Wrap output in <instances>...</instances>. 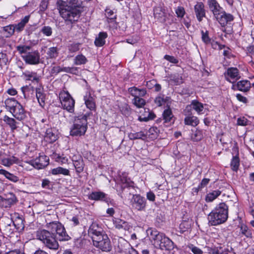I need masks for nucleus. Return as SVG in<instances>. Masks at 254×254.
<instances>
[{
  "mask_svg": "<svg viewBox=\"0 0 254 254\" xmlns=\"http://www.w3.org/2000/svg\"><path fill=\"white\" fill-rule=\"evenodd\" d=\"M88 198L96 201H103L106 203L111 202V199L108 197L107 194L102 191H93L89 194Z\"/></svg>",
  "mask_w": 254,
  "mask_h": 254,
  "instance_id": "4468645a",
  "label": "nucleus"
},
{
  "mask_svg": "<svg viewBox=\"0 0 254 254\" xmlns=\"http://www.w3.org/2000/svg\"><path fill=\"white\" fill-rule=\"evenodd\" d=\"M113 224L114 226L118 229L129 231L132 228L129 223L119 218H115L113 220Z\"/></svg>",
  "mask_w": 254,
  "mask_h": 254,
  "instance_id": "aec40b11",
  "label": "nucleus"
},
{
  "mask_svg": "<svg viewBox=\"0 0 254 254\" xmlns=\"http://www.w3.org/2000/svg\"><path fill=\"white\" fill-rule=\"evenodd\" d=\"M6 178L14 183H16L19 180L18 177L9 172L8 173L7 176H6Z\"/></svg>",
  "mask_w": 254,
  "mask_h": 254,
  "instance_id": "338daca9",
  "label": "nucleus"
},
{
  "mask_svg": "<svg viewBox=\"0 0 254 254\" xmlns=\"http://www.w3.org/2000/svg\"><path fill=\"white\" fill-rule=\"evenodd\" d=\"M73 165L77 173H80L83 171L84 164L81 159L73 161Z\"/></svg>",
  "mask_w": 254,
  "mask_h": 254,
  "instance_id": "ea45409f",
  "label": "nucleus"
},
{
  "mask_svg": "<svg viewBox=\"0 0 254 254\" xmlns=\"http://www.w3.org/2000/svg\"><path fill=\"white\" fill-rule=\"evenodd\" d=\"M228 207L225 203H220L209 214V224L216 226L224 223L228 218Z\"/></svg>",
  "mask_w": 254,
  "mask_h": 254,
  "instance_id": "7ed1b4c3",
  "label": "nucleus"
},
{
  "mask_svg": "<svg viewBox=\"0 0 254 254\" xmlns=\"http://www.w3.org/2000/svg\"><path fill=\"white\" fill-rule=\"evenodd\" d=\"M80 44L79 43H74L68 46V49L70 53H75L79 50Z\"/></svg>",
  "mask_w": 254,
  "mask_h": 254,
  "instance_id": "603ef678",
  "label": "nucleus"
},
{
  "mask_svg": "<svg viewBox=\"0 0 254 254\" xmlns=\"http://www.w3.org/2000/svg\"><path fill=\"white\" fill-rule=\"evenodd\" d=\"M176 13L178 17H183L185 14L184 8L182 6H178L176 9Z\"/></svg>",
  "mask_w": 254,
  "mask_h": 254,
  "instance_id": "052dcab7",
  "label": "nucleus"
},
{
  "mask_svg": "<svg viewBox=\"0 0 254 254\" xmlns=\"http://www.w3.org/2000/svg\"><path fill=\"white\" fill-rule=\"evenodd\" d=\"M21 57L25 63L29 64H37L40 62V54L38 51L28 52Z\"/></svg>",
  "mask_w": 254,
  "mask_h": 254,
  "instance_id": "f8f14e48",
  "label": "nucleus"
},
{
  "mask_svg": "<svg viewBox=\"0 0 254 254\" xmlns=\"http://www.w3.org/2000/svg\"><path fill=\"white\" fill-rule=\"evenodd\" d=\"M170 80L173 82L176 85H180L184 82L182 76L178 73L172 74L170 76Z\"/></svg>",
  "mask_w": 254,
  "mask_h": 254,
  "instance_id": "4c0bfd02",
  "label": "nucleus"
},
{
  "mask_svg": "<svg viewBox=\"0 0 254 254\" xmlns=\"http://www.w3.org/2000/svg\"><path fill=\"white\" fill-rule=\"evenodd\" d=\"M173 117L172 111L170 108L164 110L163 114V118L165 123H169L171 122Z\"/></svg>",
  "mask_w": 254,
  "mask_h": 254,
  "instance_id": "79ce46f5",
  "label": "nucleus"
},
{
  "mask_svg": "<svg viewBox=\"0 0 254 254\" xmlns=\"http://www.w3.org/2000/svg\"><path fill=\"white\" fill-rule=\"evenodd\" d=\"M189 248L194 254H202L203 253L201 249L192 245L189 246Z\"/></svg>",
  "mask_w": 254,
  "mask_h": 254,
  "instance_id": "e2e57ef3",
  "label": "nucleus"
},
{
  "mask_svg": "<svg viewBox=\"0 0 254 254\" xmlns=\"http://www.w3.org/2000/svg\"><path fill=\"white\" fill-rule=\"evenodd\" d=\"M192 109H194L198 114H202V111L204 110L203 105L197 100H192L191 104L186 107L184 112H191Z\"/></svg>",
  "mask_w": 254,
  "mask_h": 254,
  "instance_id": "dca6fc26",
  "label": "nucleus"
},
{
  "mask_svg": "<svg viewBox=\"0 0 254 254\" xmlns=\"http://www.w3.org/2000/svg\"><path fill=\"white\" fill-rule=\"evenodd\" d=\"M4 35L6 37H10L15 31L14 25H9L3 27Z\"/></svg>",
  "mask_w": 254,
  "mask_h": 254,
  "instance_id": "37998d69",
  "label": "nucleus"
},
{
  "mask_svg": "<svg viewBox=\"0 0 254 254\" xmlns=\"http://www.w3.org/2000/svg\"><path fill=\"white\" fill-rule=\"evenodd\" d=\"M49 0H42L40 5V10L44 11L47 8Z\"/></svg>",
  "mask_w": 254,
  "mask_h": 254,
  "instance_id": "0e129e2a",
  "label": "nucleus"
},
{
  "mask_svg": "<svg viewBox=\"0 0 254 254\" xmlns=\"http://www.w3.org/2000/svg\"><path fill=\"white\" fill-rule=\"evenodd\" d=\"M215 18L221 26L225 27L228 23L234 20V16L232 14L227 13L223 10Z\"/></svg>",
  "mask_w": 254,
  "mask_h": 254,
  "instance_id": "ddd939ff",
  "label": "nucleus"
},
{
  "mask_svg": "<svg viewBox=\"0 0 254 254\" xmlns=\"http://www.w3.org/2000/svg\"><path fill=\"white\" fill-rule=\"evenodd\" d=\"M154 102L157 106L160 107L165 104L166 100L164 99L163 95H159L156 97Z\"/></svg>",
  "mask_w": 254,
  "mask_h": 254,
  "instance_id": "5fc2aeb1",
  "label": "nucleus"
},
{
  "mask_svg": "<svg viewBox=\"0 0 254 254\" xmlns=\"http://www.w3.org/2000/svg\"><path fill=\"white\" fill-rule=\"evenodd\" d=\"M164 58L172 63L177 64L178 63V60L173 56L165 55Z\"/></svg>",
  "mask_w": 254,
  "mask_h": 254,
  "instance_id": "774afa93",
  "label": "nucleus"
},
{
  "mask_svg": "<svg viewBox=\"0 0 254 254\" xmlns=\"http://www.w3.org/2000/svg\"><path fill=\"white\" fill-rule=\"evenodd\" d=\"M194 12L197 19L201 21L203 18L205 16V10L204 5L202 2H197L194 7Z\"/></svg>",
  "mask_w": 254,
  "mask_h": 254,
  "instance_id": "f3484780",
  "label": "nucleus"
},
{
  "mask_svg": "<svg viewBox=\"0 0 254 254\" xmlns=\"http://www.w3.org/2000/svg\"><path fill=\"white\" fill-rule=\"evenodd\" d=\"M192 223V221L191 219H187L183 220L179 226L180 232L183 233L190 229Z\"/></svg>",
  "mask_w": 254,
  "mask_h": 254,
  "instance_id": "cd10ccee",
  "label": "nucleus"
},
{
  "mask_svg": "<svg viewBox=\"0 0 254 254\" xmlns=\"http://www.w3.org/2000/svg\"><path fill=\"white\" fill-rule=\"evenodd\" d=\"M17 198L13 193H9L6 195L5 198H3L2 207L7 208L10 207L14 204L17 201Z\"/></svg>",
  "mask_w": 254,
  "mask_h": 254,
  "instance_id": "4be33fe9",
  "label": "nucleus"
},
{
  "mask_svg": "<svg viewBox=\"0 0 254 254\" xmlns=\"http://www.w3.org/2000/svg\"><path fill=\"white\" fill-rule=\"evenodd\" d=\"M6 108L10 112L13 111L20 103L13 98H8L4 102Z\"/></svg>",
  "mask_w": 254,
  "mask_h": 254,
  "instance_id": "c85d7f7f",
  "label": "nucleus"
},
{
  "mask_svg": "<svg viewBox=\"0 0 254 254\" xmlns=\"http://www.w3.org/2000/svg\"><path fill=\"white\" fill-rule=\"evenodd\" d=\"M7 220L9 223H7V225L4 226V230L6 234H11L13 233V231L12 228L15 225V224L11 220L8 219Z\"/></svg>",
  "mask_w": 254,
  "mask_h": 254,
  "instance_id": "8fccbe9b",
  "label": "nucleus"
},
{
  "mask_svg": "<svg viewBox=\"0 0 254 254\" xmlns=\"http://www.w3.org/2000/svg\"><path fill=\"white\" fill-rule=\"evenodd\" d=\"M29 16H26L17 24L14 25L15 30L18 32L22 31L25 24L28 22Z\"/></svg>",
  "mask_w": 254,
  "mask_h": 254,
  "instance_id": "72a5a7b5",
  "label": "nucleus"
},
{
  "mask_svg": "<svg viewBox=\"0 0 254 254\" xmlns=\"http://www.w3.org/2000/svg\"><path fill=\"white\" fill-rule=\"evenodd\" d=\"M88 62L87 58L82 54H78L73 59V64L76 65L86 64Z\"/></svg>",
  "mask_w": 254,
  "mask_h": 254,
  "instance_id": "473e14b6",
  "label": "nucleus"
},
{
  "mask_svg": "<svg viewBox=\"0 0 254 254\" xmlns=\"http://www.w3.org/2000/svg\"><path fill=\"white\" fill-rule=\"evenodd\" d=\"M238 229L239 231H237V232H239V236L241 237L245 236L247 238H250L252 237V232L246 225L244 224H241L240 226H238Z\"/></svg>",
  "mask_w": 254,
  "mask_h": 254,
  "instance_id": "b1692460",
  "label": "nucleus"
},
{
  "mask_svg": "<svg viewBox=\"0 0 254 254\" xmlns=\"http://www.w3.org/2000/svg\"><path fill=\"white\" fill-rule=\"evenodd\" d=\"M65 69H67V67H61L60 66H55L53 67L51 71L52 73L58 74L61 72H64L66 73Z\"/></svg>",
  "mask_w": 254,
  "mask_h": 254,
  "instance_id": "6e6d98bb",
  "label": "nucleus"
},
{
  "mask_svg": "<svg viewBox=\"0 0 254 254\" xmlns=\"http://www.w3.org/2000/svg\"><path fill=\"white\" fill-rule=\"evenodd\" d=\"M129 92L134 98L142 97L146 94V91L144 89H138L135 87L129 88Z\"/></svg>",
  "mask_w": 254,
  "mask_h": 254,
  "instance_id": "393cba45",
  "label": "nucleus"
},
{
  "mask_svg": "<svg viewBox=\"0 0 254 254\" xmlns=\"http://www.w3.org/2000/svg\"><path fill=\"white\" fill-rule=\"evenodd\" d=\"M235 86L237 90L243 92H247L251 87V84L248 80H242L237 82Z\"/></svg>",
  "mask_w": 254,
  "mask_h": 254,
  "instance_id": "5701e85b",
  "label": "nucleus"
},
{
  "mask_svg": "<svg viewBox=\"0 0 254 254\" xmlns=\"http://www.w3.org/2000/svg\"><path fill=\"white\" fill-rule=\"evenodd\" d=\"M41 32L46 36H50L52 34V29L50 26H45L41 29Z\"/></svg>",
  "mask_w": 254,
  "mask_h": 254,
  "instance_id": "4d7b16f0",
  "label": "nucleus"
},
{
  "mask_svg": "<svg viewBox=\"0 0 254 254\" xmlns=\"http://www.w3.org/2000/svg\"><path fill=\"white\" fill-rule=\"evenodd\" d=\"M19 159L15 156H11L9 158H3L1 159V164L6 167H9L13 164H18Z\"/></svg>",
  "mask_w": 254,
  "mask_h": 254,
  "instance_id": "c756f323",
  "label": "nucleus"
},
{
  "mask_svg": "<svg viewBox=\"0 0 254 254\" xmlns=\"http://www.w3.org/2000/svg\"><path fill=\"white\" fill-rule=\"evenodd\" d=\"M146 136V134L142 131L134 133L130 132L128 134V137L130 140L144 139V137Z\"/></svg>",
  "mask_w": 254,
  "mask_h": 254,
  "instance_id": "e433bc0d",
  "label": "nucleus"
},
{
  "mask_svg": "<svg viewBox=\"0 0 254 254\" xmlns=\"http://www.w3.org/2000/svg\"><path fill=\"white\" fill-rule=\"evenodd\" d=\"M202 138V134L199 130L193 131L191 135V138L194 141H198Z\"/></svg>",
  "mask_w": 254,
  "mask_h": 254,
  "instance_id": "864d4df0",
  "label": "nucleus"
},
{
  "mask_svg": "<svg viewBox=\"0 0 254 254\" xmlns=\"http://www.w3.org/2000/svg\"><path fill=\"white\" fill-rule=\"evenodd\" d=\"M36 237L49 249L56 251L59 249V243L53 233L44 229L39 230L36 232Z\"/></svg>",
  "mask_w": 254,
  "mask_h": 254,
  "instance_id": "20e7f679",
  "label": "nucleus"
},
{
  "mask_svg": "<svg viewBox=\"0 0 254 254\" xmlns=\"http://www.w3.org/2000/svg\"><path fill=\"white\" fill-rule=\"evenodd\" d=\"M51 172L53 175H55L62 174L65 176H67L69 175V171L68 169L61 167L53 169Z\"/></svg>",
  "mask_w": 254,
  "mask_h": 254,
  "instance_id": "a19ab883",
  "label": "nucleus"
},
{
  "mask_svg": "<svg viewBox=\"0 0 254 254\" xmlns=\"http://www.w3.org/2000/svg\"><path fill=\"white\" fill-rule=\"evenodd\" d=\"M88 234L92 239L94 246L104 252L110 251L111 245L110 239L97 223H93L91 225Z\"/></svg>",
  "mask_w": 254,
  "mask_h": 254,
  "instance_id": "f257e3e1",
  "label": "nucleus"
},
{
  "mask_svg": "<svg viewBox=\"0 0 254 254\" xmlns=\"http://www.w3.org/2000/svg\"><path fill=\"white\" fill-rule=\"evenodd\" d=\"M49 159L46 155H40L34 160L27 161L26 163L37 169H41L47 166Z\"/></svg>",
  "mask_w": 254,
  "mask_h": 254,
  "instance_id": "9b49d317",
  "label": "nucleus"
},
{
  "mask_svg": "<svg viewBox=\"0 0 254 254\" xmlns=\"http://www.w3.org/2000/svg\"><path fill=\"white\" fill-rule=\"evenodd\" d=\"M67 2L71 4L72 6H70L72 7H77L79 9V6L80 5V1L78 0H67Z\"/></svg>",
  "mask_w": 254,
  "mask_h": 254,
  "instance_id": "69168bd1",
  "label": "nucleus"
},
{
  "mask_svg": "<svg viewBox=\"0 0 254 254\" xmlns=\"http://www.w3.org/2000/svg\"><path fill=\"white\" fill-rule=\"evenodd\" d=\"M83 99L86 107L90 111H95L96 109L95 96L94 92L90 89H87L83 96Z\"/></svg>",
  "mask_w": 254,
  "mask_h": 254,
  "instance_id": "9d476101",
  "label": "nucleus"
},
{
  "mask_svg": "<svg viewBox=\"0 0 254 254\" xmlns=\"http://www.w3.org/2000/svg\"><path fill=\"white\" fill-rule=\"evenodd\" d=\"M47 55L50 59H55L58 56V50L57 47H51L49 48Z\"/></svg>",
  "mask_w": 254,
  "mask_h": 254,
  "instance_id": "c03bdc74",
  "label": "nucleus"
},
{
  "mask_svg": "<svg viewBox=\"0 0 254 254\" xmlns=\"http://www.w3.org/2000/svg\"><path fill=\"white\" fill-rule=\"evenodd\" d=\"M201 38L202 40L204 43H205L206 44H208L210 43V39L208 36V33L207 31H206L204 32V31H201Z\"/></svg>",
  "mask_w": 254,
  "mask_h": 254,
  "instance_id": "bf43d9fd",
  "label": "nucleus"
},
{
  "mask_svg": "<svg viewBox=\"0 0 254 254\" xmlns=\"http://www.w3.org/2000/svg\"><path fill=\"white\" fill-rule=\"evenodd\" d=\"M107 37L106 32H100L95 40V45L97 47H101L105 43V39Z\"/></svg>",
  "mask_w": 254,
  "mask_h": 254,
  "instance_id": "7c9ffc66",
  "label": "nucleus"
},
{
  "mask_svg": "<svg viewBox=\"0 0 254 254\" xmlns=\"http://www.w3.org/2000/svg\"><path fill=\"white\" fill-rule=\"evenodd\" d=\"M61 105L64 109L73 113L74 109V100L67 91H61L59 95Z\"/></svg>",
  "mask_w": 254,
  "mask_h": 254,
  "instance_id": "6e6552de",
  "label": "nucleus"
},
{
  "mask_svg": "<svg viewBox=\"0 0 254 254\" xmlns=\"http://www.w3.org/2000/svg\"><path fill=\"white\" fill-rule=\"evenodd\" d=\"M27 80H31L33 82L38 83L40 79V77L35 72L26 71L23 73Z\"/></svg>",
  "mask_w": 254,
  "mask_h": 254,
  "instance_id": "2f4dec72",
  "label": "nucleus"
},
{
  "mask_svg": "<svg viewBox=\"0 0 254 254\" xmlns=\"http://www.w3.org/2000/svg\"><path fill=\"white\" fill-rule=\"evenodd\" d=\"M249 121L245 117H241L237 120V124L239 126H245L248 125Z\"/></svg>",
  "mask_w": 254,
  "mask_h": 254,
  "instance_id": "680f3d73",
  "label": "nucleus"
},
{
  "mask_svg": "<svg viewBox=\"0 0 254 254\" xmlns=\"http://www.w3.org/2000/svg\"><path fill=\"white\" fill-rule=\"evenodd\" d=\"M66 73H71L75 75L78 74L79 71V68L75 66L67 67V69H65Z\"/></svg>",
  "mask_w": 254,
  "mask_h": 254,
  "instance_id": "13d9d810",
  "label": "nucleus"
},
{
  "mask_svg": "<svg viewBox=\"0 0 254 254\" xmlns=\"http://www.w3.org/2000/svg\"><path fill=\"white\" fill-rule=\"evenodd\" d=\"M184 114L186 116L184 120L185 125L196 126L199 123V120L196 117L191 115L190 112H184Z\"/></svg>",
  "mask_w": 254,
  "mask_h": 254,
  "instance_id": "412c9836",
  "label": "nucleus"
},
{
  "mask_svg": "<svg viewBox=\"0 0 254 254\" xmlns=\"http://www.w3.org/2000/svg\"><path fill=\"white\" fill-rule=\"evenodd\" d=\"M69 225L71 227L78 226L80 224V217L78 215H75L69 219Z\"/></svg>",
  "mask_w": 254,
  "mask_h": 254,
  "instance_id": "09e8293b",
  "label": "nucleus"
},
{
  "mask_svg": "<svg viewBox=\"0 0 254 254\" xmlns=\"http://www.w3.org/2000/svg\"><path fill=\"white\" fill-rule=\"evenodd\" d=\"M132 208L139 211H144L146 207V199L140 194H133L131 200Z\"/></svg>",
  "mask_w": 254,
  "mask_h": 254,
  "instance_id": "1a4fd4ad",
  "label": "nucleus"
},
{
  "mask_svg": "<svg viewBox=\"0 0 254 254\" xmlns=\"http://www.w3.org/2000/svg\"><path fill=\"white\" fill-rule=\"evenodd\" d=\"M57 4L60 15L66 22L72 23L78 20L81 13L79 9L67 5L62 0H58Z\"/></svg>",
  "mask_w": 254,
  "mask_h": 254,
  "instance_id": "f03ea898",
  "label": "nucleus"
},
{
  "mask_svg": "<svg viewBox=\"0 0 254 254\" xmlns=\"http://www.w3.org/2000/svg\"><path fill=\"white\" fill-rule=\"evenodd\" d=\"M10 113L14 118L19 121L23 120L26 117V112L20 104L17 105Z\"/></svg>",
  "mask_w": 254,
  "mask_h": 254,
  "instance_id": "a211bd4d",
  "label": "nucleus"
},
{
  "mask_svg": "<svg viewBox=\"0 0 254 254\" xmlns=\"http://www.w3.org/2000/svg\"><path fill=\"white\" fill-rule=\"evenodd\" d=\"M120 180L121 183L124 185V187H128L132 186V182L127 177L126 174H123L120 176Z\"/></svg>",
  "mask_w": 254,
  "mask_h": 254,
  "instance_id": "a18cd8bd",
  "label": "nucleus"
},
{
  "mask_svg": "<svg viewBox=\"0 0 254 254\" xmlns=\"http://www.w3.org/2000/svg\"><path fill=\"white\" fill-rule=\"evenodd\" d=\"M221 193L219 190H215L207 194L205 197L206 202H212Z\"/></svg>",
  "mask_w": 254,
  "mask_h": 254,
  "instance_id": "f704fd0d",
  "label": "nucleus"
},
{
  "mask_svg": "<svg viewBox=\"0 0 254 254\" xmlns=\"http://www.w3.org/2000/svg\"><path fill=\"white\" fill-rule=\"evenodd\" d=\"M90 115V113H87L75 118L70 131L71 136H81L85 134L87 128V119Z\"/></svg>",
  "mask_w": 254,
  "mask_h": 254,
  "instance_id": "423d86ee",
  "label": "nucleus"
},
{
  "mask_svg": "<svg viewBox=\"0 0 254 254\" xmlns=\"http://www.w3.org/2000/svg\"><path fill=\"white\" fill-rule=\"evenodd\" d=\"M46 227L52 232H56V236L60 241H67L71 238L66 233L64 226L59 221L47 223Z\"/></svg>",
  "mask_w": 254,
  "mask_h": 254,
  "instance_id": "0eeeda50",
  "label": "nucleus"
},
{
  "mask_svg": "<svg viewBox=\"0 0 254 254\" xmlns=\"http://www.w3.org/2000/svg\"><path fill=\"white\" fill-rule=\"evenodd\" d=\"M36 98L40 105L43 107L45 105V94L44 93L43 89L37 88L36 89Z\"/></svg>",
  "mask_w": 254,
  "mask_h": 254,
  "instance_id": "bb28decb",
  "label": "nucleus"
},
{
  "mask_svg": "<svg viewBox=\"0 0 254 254\" xmlns=\"http://www.w3.org/2000/svg\"><path fill=\"white\" fill-rule=\"evenodd\" d=\"M240 165V160L237 156L233 157L231 162V167L232 169L234 171H237Z\"/></svg>",
  "mask_w": 254,
  "mask_h": 254,
  "instance_id": "de8ad7c7",
  "label": "nucleus"
},
{
  "mask_svg": "<svg viewBox=\"0 0 254 254\" xmlns=\"http://www.w3.org/2000/svg\"><path fill=\"white\" fill-rule=\"evenodd\" d=\"M3 121L9 126L12 130H14L17 128V123L13 118H10L5 115L3 117Z\"/></svg>",
  "mask_w": 254,
  "mask_h": 254,
  "instance_id": "c9c22d12",
  "label": "nucleus"
},
{
  "mask_svg": "<svg viewBox=\"0 0 254 254\" xmlns=\"http://www.w3.org/2000/svg\"><path fill=\"white\" fill-rule=\"evenodd\" d=\"M150 235L154 241L153 244L157 248L169 250L173 248V242L164 234L156 230H150Z\"/></svg>",
  "mask_w": 254,
  "mask_h": 254,
  "instance_id": "39448f33",
  "label": "nucleus"
},
{
  "mask_svg": "<svg viewBox=\"0 0 254 254\" xmlns=\"http://www.w3.org/2000/svg\"><path fill=\"white\" fill-rule=\"evenodd\" d=\"M44 139L46 142L53 143L57 139V135L53 132L52 128H48L45 132Z\"/></svg>",
  "mask_w": 254,
  "mask_h": 254,
  "instance_id": "a878e982",
  "label": "nucleus"
},
{
  "mask_svg": "<svg viewBox=\"0 0 254 254\" xmlns=\"http://www.w3.org/2000/svg\"><path fill=\"white\" fill-rule=\"evenodd\" d=\"M133 104L138 108H142L145 104V101L142 97L133 98Z\"/></svg>",
  "mask_w": 254,
  "mask_h": 254,
  "instance_id": "3c124183",
  "label": "nucleus"
},
{
  "mask_svg": "<svg viewBox=\"0 0 254 254\" xmlns=\"http://www.w3.org/2000/svg\"><path fill=\"white\" fill-rule=\"evenodd\" d=\"M31 49V47L30 46L26 45H19L16 47V49L17 51L20 54L26 55L28 52H30Z\"/></svg>",
  "mask_w": 254,
  "mask_h": 254,
  "instance_id": "49530a36",
  "label": "nucleus"
},
{
  "mask_svg": "<svg viewBox=\"0 0 254 254\" xmlns=\"http://www.w3.org/2000/svg\"><path fill=\"white\" fill-rule=\"evenodd\" d=\"M154 15L160 22H165L167 13L165 9L162 6H156L154 8Z\"/></svg>",
  "mask_w": 254,
  "mask_h": 254,
  "instance_id": "6ab92c4d",
  "label": "nucleus"
},
{
  "mask_svg": "<svg viewBox=\"0 0 254 254\" xmlns=\"http://www.w3.org/2000/svg\"><path fill=\"white\" fill-rule=\"evenodd\" d=\"M239 70L236 67H230L227 69L226 76H229L232 79H237L239 77Z\"/></svg>",
  "mask_w": 254,
  "mask_h": 254,
  "instance_id": "58836bf2",
  "label": "nucleus"
},
{
  "mask_svg": "<svg viewBox=\"0 0 254 254\" xmlns=\"http://www.w3.org/2000/svg\"><path fill=\"white\" fill-rule=\"evenodd\" d=\"M207 4L214 18L224 10L216 0H207Z\"/></svg>",
  "mask_w": 254,
  "mask_h": 254,
  "instance_id": "2eb2a0df",
  "label": "nucleus"
}]
</instances>
